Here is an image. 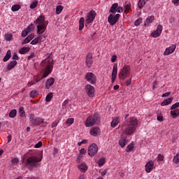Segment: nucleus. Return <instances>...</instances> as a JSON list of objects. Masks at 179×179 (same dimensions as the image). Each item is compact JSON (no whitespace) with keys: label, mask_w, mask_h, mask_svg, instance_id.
Wrapping results in <instances>:
<instances>
[{"label":"nucleus","mask_w":179,"mask_h":179,"mask_svg":"<svg viewBox=\"0 0 179 179\" xmlns=\"http://www.w3.org/2000/svg\"><path fill=\"white\" fill-rule=\"evenodd\" d=\"M41 65L43 68H45L43 71V73L42 77L40 78L38 76H34L33 78V80L35 82V83H38L40 80H43V79H45L52 72V68L54 63L52 62V59L50 57L45 59L42 62Z\"/></svg>","instance_id":"1"},{"label":"nucleus","mask_w":179,"mask_h":179,"mask_svg":"<svg viewBox=\"0 0 179 179\" xmlns=\"http://www.w3.org/2000/svg\"><path fill=\"white\" fill-rule=\"evenodd\" d=\"M136 128H138V119L130 117L126 124H122L121 131L123 135L129 136L134 135Z\"/></svg>","instance_id":"2"},{"label":"nucleus","mask_w":179,"mask_h":179,"mask_svg":"<svg viewBox=\"0 0 179 179\" xmlns=\"http://www.w3.org/2000/svg\"><path fill=\"white\" fill-rule=\"evenodd\" d=\"M41 160L42 159L39 157L31 156L27 159V161L25 162V166H27V167L30 169L40 167Z\"/></svg>","instance_id":"3"},{"label":"nucleus","mask_w":179,"mask_h":179,"mask_svg":"<svg viewBox=\"0 0 179 179\" xmlns=\"http://www.w3.org/2000/svg\"><path fill=\"white\" fill-rule=\"evenodd\" d=\"M100 122V117H99V113H94L93 116L90 115L85 121V127H93Z\"/></svg>","instance_id":"4"},{"label":"nucleus","mask_w":179,"mask_h":179,"mask_svg":"<svg viewBox=\"0 0 179 179\" xmlns=\"http://www.w3.org/2000/svg\"><path fill=\"white\" fill-rule=\"evenodd\" d=\"M131 73V67L129 66H124L122 69L120 70L118 76L120 80H125Z\"/></svg>","instance_id":"5"},{"label":"nucleus","mask_w":179,"mask_h":179,"mask_svg":"<svg viewBox=\"0 0 179 179\" xmlns=\"http://www.w3.org/2000/svg\"><path fill=\"white\" fill-rule=\"evenodd\" d=\"M38 37L34 38L31 41V45H36V44H40V43H43L45 41V38H47V36L45 34H38Z\"/></svg>","instance_id":"6"},{"label":"nucleus","mask_w":179,"mask_h":179,"mask_svg":"<svg viewBox=\"0 0 179 179\" xmlns=\"http://www.w3.org/2000/svg\"><path fill=\"white\" fill-rule=\"evenodd\" d=\"M85 78L86 81L89 82V83H91V85H94V83H96V81L97 80L96 75L90 72L86 73Z\"/></svg>","instance_id":"7"},{"label":"nucleus","mask_w":179,"mask_h":179,"mask_svg":"<svg viewBox=\"0 0 179 179\" xmlns=\"http://www.w3.org/2000/svg\"><path fill=\"white\" fill-rule=\"evenodd\" d=\"M99 152V147L96 143L91 144L88 148V155L89 156H95Z\"/></svg>","instance_id":"8"},{"label":"nucleus","mask_w":179,"mask_h":179,"mask_svg":"<svg viewBox=\"0 0 179 179\" xmlns=\"http://www.w3.org/2000/svg\"><path fill=\"white\" fill-rule=\"evenodd\" d=\"M162 31L163 26L158 24L156 30L151 33L150 36L152 37V38H157V37H160Z\"/></svg>","instance_id":"9"},{"label":"nucleus","mask_w":179,"mask_h":179,"mask_svg":"<svg viewBox=\"0 0 179 179\" xmlns=\"http://www.w3.org/2000/svg\"><path fill=\"white\" fill-rule=\"evenodd\" d=\"M96 19V11L91 10L87 15V19L85 20V23L87 24H90L93 23V21Z\"/></svg>","instance_id":"10"},{"label":"nucleus","mask_w":179,"mask_h":179,"mask_svg":"<svg viewBox=\"0 0 179 179\" xmlns=\"http://www.w3.org/2000/svg\"><path fill=\"white\" fill-rule=\"evenodd\" d=\"M85 89L89 97H93V96H94V93L96 90H94V87L92 86V85H90V84L86 85L85 87Z\"/></svg>","instance_id":"11"},{"label":"nucleus","mask_w":179,"mask_h":179,"mask_svg":"<svg viewBox=\"0 0 179 179\" xmlns=\"http://www.w3.org/2000/svg\"><path fill=\"white\" fill-rule=\"evenodd\" d=\"M120 19V14H116L115 15H110L108 17V22L110 24V26H114L118 22Z\"/></svg>","instance_id":"12"},{"label":"nucleus","mask_w":179,"mask_h":179,"mask_svg":"<svg viewBox=\"0 0 179 179\" xmlns=\"http://www.w3.org/2000/svg\"><path fill=\"white\" fill-rule=\"evenodd\" d=\"M155 168V162H153V160L148 161L145 166L146 173H151V171H153Z\"/></svg>","instance_id":"13"},{"label":"nucleus","mask_w":179,"mask_h":179,"mask_svg":"<svg viewBox=\"0 0 179 179\" xmlns=\"http://www.w3.org/2000/svg\"><path fill=\"white\" fill-rule=\"evenodd\" d=\"M54 83H55V78L51 77L47 79L45 83V89L49 90V89H51V86H52Z\"/></svg>","instance_id":"14"},{"label":"nucleus","mask_w":179,"mask_h":179,"mask_svg":"<svg viewBox=\"0 0 179 179\" xmlns=\"http://www.w3.org/2000/svg\"><path fill=\"white\" fill-rule=\"evenodd\" d=\"M177 46L176 45H172L170 47L167 48L164 52V55H170V54H173L174 51H176V48Z\"/></svg>","instance_id":"15"},{"label":"nucleus","mask_w":179,"mask_h":179,"mask_svg":"<svg viewBox=\"0 0 179 179\" xmlns=\"http://www.w3.org/2000/svg\"><path fill=\"white\" fill-rule=\"evenodd\" d=\"M37 27V34H44V31H45V29H47V25L45 24H39L36 26Z\"/></svg>","instance_id":"16"},{"label":"nucleus","mask_w":179,"mask_h":179,"mask_svg":"<svg viewBox=\"0 0 179 179\" xmlns=\"http://www.w3.org/2000/svg\"><path fill=\"white\" fill-rule=\"evenodd\" d=\"M85 62H86V65H87V66H88V68H90V66H92V65H93V56L92 55V54L88 53L87 55Z\"/></svg>","instance_id":"17"},{"label":"nucleus","mask_w":179,"mask_h":179,"mask_svg":"<svg viewBox=\"0 0 179 179\" xmlns=\"http://www.w3.org/2000/svg\"><path fill=\"white\" fill-rule=\"evenodd\" d=\"M100 128L96 127H92L90 131V135H92V136H97L100 135Z\"/></svg>","instance_id":"18"},{"label":"nucleus","mask_w":179,"mask_h":179,"mask_svg":"<svg viewBox=\"0 0 179 179\" xmlns=\"http://www.w3.org/2000/svg\"><path fill=\"white\" fill-rule=\"evenodd\" d=\"M118 143L120 148H125L128 145V138L127 137H122L119 139Z\"/></svg>","instance_id":"19"},{"label":"nucleus","mask_w":179,"mask_h":179,"mask_svg":"<svg viewBox=\"0 0 179 179\" xmlns=\"http://www.w3.org/2000/svg\"><path fill=\"white\" fill-rule=\"evenodd\" d=\"M153 20H155V16L151 15L150 17H148L144 22V26L145 27H149L152 23H153Z\"/></svg>","instance_id":"20"},{"label":"nucleus","mask_w":179,"mask_h":179,"mask_svg":"<svg viewBox=\"0 0 179 179\" xmlns=\"http://www.w3.org/2000/svg\"><path fill=\"white\" fill-rule=\"evenodd\" d=\"M120 122H121V117L120 116H117L112 120L110 123V126L112 128H115V127H117V125H118V124H120Z\"/></svg>","instance_id":"21"},{"label":"nucleus","mask_w":179,"mask_h":179,"mask_svg":"<svg viewBox=\"0 0 179 179\" xmlns=\"http://www.w3.org/2000/svg\"><path fill=\"white\" fill-rule=\"evenodd\" d=\"M78 169L81 173H86L87 171V165H86V163L83 162L78 164Z\"/></svg>","instance_id":"22"},{"label":"nucleus","mask_w":179,"mask_h":179,"mask_svg":"<svg viewBox=\"0 0 179 179\" xmlns=\"http://www.w3.org/2000/svg\"><path fill=\"white\" fill-rule=\"evenodd\" d=\"M45 17L43 15L39 16L36 20L34 22L35 24H38L37 26L40 24H45Z\"/></svg>","instance_id":"23"},{"label":"nucleus","mask_w":179,"mask_h":179,"mask_svg":"<svg viewBox=\"0 0 179 179\" xmlns=\"http://www.w3.org/2000/svg\"><path fill=\"white\" fill-rule=\"evenodd\" d=\"M16 65H17V62L16 60L11 61L7 66L8 71H11V69H13Z\"/></svg>","instance_id":"24"},{"label":"nucleus","mask_w":179,"mask_h":179,"mask_svg":"<svg viewBox=\"0 0 179 179\" xmlns=\"http://www.w3.org/2000/svg\"><path fill=\"white\" fill-rule=\"evenodd\" d=\"M173 103V98H169L167 99L164 100L161 103V106L163 107L164 106H169V104H171Z\"/></svg>","instance_id":"25"},{"label":"nucleus","mask_w":179,"mask_h":179,"mask_svg":"<svg viewBox=\"0 0 179 179\" xmlns=\"http://www.w3.org/2000/svg\"><path fill=\"white\" fill-rule=\"evenodd\" d=\"M134 148H135V143H134V141H132L127 147V149H126L127 153H129V152H132V150H134Z\"/></svg>","instance_id":"26"},{"label":"nucleus","mask_w":179,"mask_h":179,"mask_svg":"<svg viewBox=\"0 0 179 179\" xmlns=\"http://www.w3.org/2000/svg\"><path fill=\"white\" fill-rule=\"evenodd\" d=\"M30 51V48L29 47H22L20 50L19 52L21 55L26 54L27 52H29Z\"/></svg>","instance_id":"27"},{"label":"nucleus","mask_w":179,"mask_h":179,"mask_svg":"<svg viewBox=\"0 0 179 179\" xmlns=\"http://www.w3.org/2000/svg\"><path fill=\"white\" fill-rule=\"evenodd\" d=\"M44 122V120L41 118H36L32 122L33 125H40V124H43Z\"/></svg>","instance_id":"28"},{"label":"nucleus","mask_w":179,"mask_h":179,"mask_svg":"<svg viewBox=\"0 0 179 179\" xmlns=\"http://www.w3.org/2000/svg\"><path fill=\"white\" fill-rule=\"evenodd\" d=\"M83 27H85V18L81 17L79 20V30H83Z\"/></svg>","instance_id":"29"},{"label":"nucleus","mask_w":179,"mask_h":179,"mask_svg":"<svg viewBox=\"0 0 179 179\" xmlns=\"http://www.w3.org/2000/svg\"><path fill=\"white\" fill-rule=\"evenodd\" d=\"M118 8V3H114L113 5H112L110 12H111V13H117V9Z\"/></svg>","instance_id":"30"},{"label":"nucleus","mask_w":179,"mask_h":179,"mask_svg":"<svg viewBox=\"0 0 179 179\" xmlns=\"http://www.w3.org/2000/svg\"><path fill=\"white\" fill-rule=\"evenodd\" d=\"M171 114L173 117V118H177L179 115V110L178 109H173L171 111Z\"/></svg>","instance_id":"31"},{"label":"nucleus","mask_w":179,"mask_h":179,"mask_svg":"<svg viewBox=\"0 0 179 179\" xmlns=\"http://www.w3.org/2000/svg\"><path fill=\"white\" fill-rule=\"evenodd\" d=\"M20 117H26V112H24V108L23 106L20 107L19 108Z\"/></svg>","instance_id":"32"},{"label":"nucleus","mask_w":179,"mask_h":179,"mask_svg":"<svg viewBox=\"0 0 179 179\" xmlns=\"http://www.w3.org/2000/svg\"><path fill=\"white\" fill-rule=\"evenodd\" d=\"M11 56L12 55L10 53V50H8L6 55L3 59V62H6L7 61H9V59L10 58Z\"/></svg>","instance_id":"33"},{"label":"nucleus","mask_w":179,"mask_h":179,"mask_svg":"<svg viewBox=\"0 0 179 179\" xmlns=\"http://www.w3.org/2000/svg\"><path fill=\"white\" fill-rule=\"evenodd\" d=\"M17 114V111L16 110V109H13L9 113V117H10V118H15L16 117Z\"/></svg>","instance_id":"34"},{"label":"nucleus","mask_w":179,"mask_h":179,"mask_svg":"<svg viewBox=\"0 0 179 179\" xmlns=\"http://www.w3.org/2000/svg\"><path fill=\"white\" fill-rule=\"evenodd\" d=\"M145 3H146V2L145 1V0H139L138 3V6L139 9H142L143 8V6H145Z\"/></svg>","instance_id":"35"},{"label":"nucleus","mask_w":179,"mask_h":179,"mask_svg":"<svg viewBox=\"0 0 179 179\" xmlns=\"http://www.w3.org/2000/svg\"><path fill=\"white\" fill-rule=\"evenodd\" d=\"M52 92H50L49 94H48L45 97V101L50 102L51 100H52Z\"/></svg>","instance_id":"36"},{"label":"nucleus","mask_w":179,"mask_h":179,"mask_svg":"<svg viewBox=\"0 0 179 179\" xmlns=\"http://www.w3.org/2000/svg\"><path fill=\"white\" fill-rule=\"evenodd\" d=\"M27 31H28L29 33H31V31H33V30H34V24H31L30 25H29L27 29H25Z\"/></svg>","instance_id":"37"},{"label":"nucleus","mask_w":179,"mask_h":179,"mask_svg":"<svg viewBox=\"0 0 179 179\" xmlns=\"http://www.w3.org/2000/svg\"><path fill=\"white\" fill-rule=\"evenodd\" d=\"M64 10V7L62 6H57L56 7V13L57 15H59L61 12Z\"/></svg>","instance_id":"38"},{"label":"nucleus","mask_w":179,"mask_h":179,"mask_svg":"<svg viewBox=\"0 0 179 179\" xmlns=\"http://www.w3.org/2000/svg\"><path fill=\"white\" fill-rule=\"evenodd\" d=\"M105 164H106V158H101L98 161V165L99 166V167H101V166H104Z\"/></svg>","instance_id":"39"},{"label":"nucleus","mask_w":179,"mask_h":179,"mask_svg":"<svg viewBox=\"0 0 179 179\" xmlns=\"http://www.w3.org/2000/svg\"><path fill=\"white\" fill-rule=\"evenodd\" d=\"M118 73V69L117 68V66H113V72H112V76L117 77V73Z\"/></svg>","instance_id":"40"},{"label":"nucleus","mask_w":179,"mask_h":179,"mask_svg":"<svg viewBox=\"0 0 179 179\" xmlns=\"http://www.w3.org/2000/svg\"><path fill=\"white\" fill-rule=\"evenodd\" d=\"M173 163H175V164H178V163H179V154H176L173 157Z\"/></svg>","instance_id":"41"},{"label":"nucleus","mask_w":179,"mask_h":179,"mask_svg":"<svg viewBox=\"0 0 179 179\" xmlns=\"http://www.w3.org/2000/svg\"><path fill=\"white\" fill-rule=\"evenodd\" d=\"M37 5H38V1L35 0L34 1H33L31 3L30 8L31 9H34V8H37Z\"/></svg>","instance_id":"42"},{"label":"nucleus","mask_w":179,"mask_h":179,"mask_svg":"<svg viewBox=\"0 0 179 179\" xmlns=\"http://www.w3.org/2000/svg\"><path fill=\"white\" fill-rule=\"evenodd\" d=\"M13 37V35H12V34H5V39L7 41H10V40H12Z\"/></svg>","instance_id":"43"},{"label":"nucleus","mask_w":179,"mask_h":179,"mask_svg":"<svg viewBox=\"0 0 179 179\" xmlns=\"http://www.w3.org/2000/svg\"><path fill=\"white\" fill-rule=\"evenodd\" d=\"M19 9H20V5H14L11 8V10L13 12H17V10H19Z\"/></svg>","instance_id":"44"},{"label":"nucleus","mask_w":179,"mask_h":179,"mask_svg":"<svg viewBox=\"0 0 179 179\" xmlns=\"http://www.w3.org/2000/svg\"><path fill=\"white\" fill-rule=\"evenodd\" d=\"M131 9V3H127L124 6V13H128Z\"/></svg>","instance_id":"45"},{"label":"nucleus","mask_w":179,"mask_h":179,"mask_svg":"<svg viewBox=\"0 0 179 179\" xmlns=\"http://www.w3.org/2000/svg\"><path fill=\"white\" fill-rule=\"evenodd\" d=\"M73 122H75V119H73V117L69 118L66 121V124H67L69 125H72V124H73Z\"/></svg>","instance_id":"46"},{"label":"nucleus","mask_w":179,"mask_h":179,"mask_svg":"<svg viewBox=\"0 0 179 179\" xmlns=\"http://www.w3.org/2000/svg\"><path fill=\"white\" fill-rule=\"evenodd\" d=\"M38 94V93L37 92V90H32L30 92V97L34 98L36 97V96H37Z\"/></svg>","instance_id":"47"},{"label":"nucleus","mask_w":179,"mask_h":179,"mask_svg":"<svg viewBox=\"0 0 179 179\" xmlns=\"http://www.w3.org/2000/svg\"><path fill=\"white\" fill-rule=\"evenodd\" d=\"M164 160V156L162 154L157 155V162H163Z\"/></svg>","instance_id":"48"},{"label":"nucleus","mask_w":179,"mask_h":179,"mask_svg":"<svg viewBox=\"0 0 179 179\" xmlns=\"http://www.w3.org/2000/svg\"><path fill=\"white\" fill-rule=\"evenodd\" d=\"M142 23V18H138L134 22V25L135 26H139Z\"/></svg>","instance_id":"49"},{"label":"nucleus","mask_w":179,"mask_h":179,"mask_svg":"<svg viewBox=\"0 0 179 179\" xmlns=\"http://www.w3.org/2000/svg\"><path fill=\"white\" fill-rule=\"evenodd\" d=\"M41 146H43V143L41 141H39L38 143H36L35 145H34V148L36 149H38L40 148H41Z\"/></svg>","instance_id":"50"},{"label":"nucleus","mask_w":179,"mask_h":179,"mask_svg":"<svg viewBox=\"0 0 179 179\" xmlns=\"http://www.w3.org/2000/svg\"><path fill=\"white\" fill-rule=\"evenodd\" d=\"M177 107H179V102H177L176 103H174L171 108V110H177Z\"/></svg>","instance_id":"51"},{"label":"nucleus","mask_w":179,"mask_h":179,"mask_svg":"<svg viewBox=\"0 0 179 179\" xmlns=\"http://www.w3.org/2000/svg\"><path fill=\"white\" fill-rule=\"evenodd\" d=\"M157 120H158V121H160V122H162V121H164L163 116L161 115L160 113H158L157 117Z\"/></svg>","instance_id":"52"},{"label":"nucleus","mask_w":179,"mask_h":179,"mask_svg":"<svg viewBox=\"0 0 179 179\" xmlns=\"http://www.w3.org/2000/svg\"><path fill=\"white\" fill-rule=\"evenodd\" d=\"M31 40L27 36L23 41L22 44H27L28 43H30Z\"/></svg>","instance_id":"53"},{"label":"nucleus","mask_w":179,"mask_h":179,"mask_svg":"<svg viewBox=\"0 0 179 179\" xmlns=\"http://www.w3.org/2000/svg\"><path fill=\"white\" fill-rule=\"evenodd\" d=\"M29 121H30V122H31V124H33V122H34V114H31L29 115Z\"/></svg>","instance_id":"54"},{"label":"nucleus","mask_w":179,"mask_h":179,"mask_svg":"<svg viewBox=\"0 0 179 179\" xmlns=\"http://www.w3.org/2000/svg\"><path fill=\"white\" fill-rule=\"evenodd\" d=\"M13 164H17L19 163V159L17 158H14L11 160Z\"/></svg>","instance_id":"55"},{"label":"nucleus","mask_w":179,"mask_h":179,"mask_svg":"<svg viewBox=\"0 0 179 179\" xmlns=\"http://www.w3.org/2000/svg\"><path fill=\"white\" fill-rule=\"evenodd\" d=\"M159 85V83L157 81H154L152 83V89L155 90L156 89L157 86Z\"/></svg>","instance_id":"56"},{"label":"nucleus","mask_w":179,"mask_h":179,"mask_svg":"<svg viewBox=\"0 0 179 179\" xmlns=\"http://www.w3.org/2000/svg\"><path fill=\"white\" fill-rule=\"evenodd\" d=\"M27 34H29V32L26 29L22 31V37H26V36H27Z\"/></svg>","instance_id":"57"},{"label":"nucleus","mask_w":179,"mask_h":179,"mask_svg":"<svg viewBox=\"0 0 179 179\" xmlns=\"http://www.w3.org/2000/svg\"><path fill=\"white\" fill-rule=\"evenodd\" d=\"M117 61V55H113L111 57V62H115Z\"/></svg>","instance_id":"58"},{"label":"nucleus","mask_w":179,"mask_h":179,"mask_svg":"<svg viewBox=\"0 0 179 179\" xmlns=\"http://www.w3.org/2000/svg\"><path fill=\"white\" fill-rule=\"evenodd\" d=\"M108 172V170L105 169L103 171L101 172V176H102V177H104V176H106V174H107Z\"/></svg>","instance_id":"59"},{"label":"nucleus","mask_w":179,"mask_h":179,"mask_svg":"<svg viewBox=\"0 0 179 179\" xmlns=\"http://www.w3.org/2000/svg\"><path fill=\"white\" fill-rule=\"evenodd\" d=\"M172 3L176 5V6H178L179 0H172Z\"/></svg>","instance_id":"60"},{"label":"nucleus","mask_w":179,"mask_h":179,"mask_svg":"<svg viewBox=\"0 0 179 179\" xmlns=\"http://www.w3.org/2000/svg\"><path fill=\"white\" fill-rule=\"evenodd\" d=\"M116 12H117V13H121V12H122V7L117 6V9L116 10Z\"/></svg>","instance_id":"61"},{"label":"nucleus","mask_w":179,"mask_h":179,"mask_svg":"<svg viewBox=\"0 0 179 179\" xmlns=\"http://www.w3.org/2000/svg\"><path fill=\"white\" fill-rule=\"evenodd\" d=\"M13 59H19V56H17V54L14 53L13 55Z\"/></svg>","instance_id":"62"},{"label":"nucleus","mask_w":179,"mask_h":179,"mask_svg":"<svg viewBox=\"0 0 179 179\" xmlns=\"http://www.w3.org/2000/svg\"><path fill=\"white\" fill-rule=\"evenodd\" d=\"M80 155H85V153H86V149L82 148V149L80 150Z\"/></svg>","instance_id":"63"},{"label":"nucleus","mask_w":179,"mask_h":179,"mask_svg":"<svg viewBox=\"0 0 179 179\" xmlns=\"http://www.w3.org/2000/svg\"><path fill=\"white\" fill-rule=\"evenodd\" d=\"M27 37L31 41L34 38V34H31Z\"/></svg>","instance_id":"64"}]
</instances>
